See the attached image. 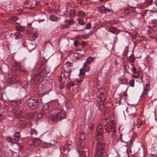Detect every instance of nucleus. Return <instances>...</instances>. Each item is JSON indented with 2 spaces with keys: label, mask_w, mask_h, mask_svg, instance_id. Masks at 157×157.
Returning a JSON list of instances; mask_svg holds the SVG:
<instances>
[{
  "label": "nucleus",
  "mask_w": 157,
  "mask_h": 157,
  "mask_svg": "<svg viewBox=\"0 0 157 157\" xmlns=\"http://www.w3.org/2000/svg\"><path fill=\"white\" fill-rule=\"evenodd\" d=\"M3 72V71L2 70V67L1 66H0V74H1Z\"/></svg>",
  "instance_id": "obj_54"
},
{
  "label": "nucleus",
  "mask_w": 157,
  "mask_h": 157,
  "mask_svg": "<svg viewBox=\"0 0 157 157\" xmlns=\"http://www.w3.org/2000/svg\"><path fill=\"white\" fill-rule=\"evenodd\" d=\"M105 12H107L108 13H109L111 11V10L109 9H107L105 7Z\"/></svg>",
  "instance_id": "obj_43"
},
{
  "label": "nucleus",
  "mask_w": 157,
  "mask_h": 157,
  "mask_svg": "<svg viewBox=\"0 0 157 157\" xmlns=\"http://www.w3.org/2000/svg\"><path fill=\"white\" fill-rule=\"evenodd\" d=\"M66 117V113L63 109L58 110L56 115L50 118L52 121H55L58 120H61L65 119Z\"/></svg>",
  "instance_id": "obj_3"
},
{
  "label": "nucleus",
  "mask_w": 157,
  "mask_h": 157,
  "mask_svg": "<svg viewBox=\"0 0 157 157\" xmlns=\"http://www.w3.org/2000/svg\"><path fill=\"white\" fill-rule=\"evenodd\" d=\"M3 115L2 114H0V117H2Z\"/></svg>",
  "instance_id": "obj_60"
},
{
  "label": "nucleus",
  "mask_w": 157,
  "mask_h": 157,
  "mask_svg": "<svg viewBox=\"0 0 157 157\" xmlns=\"http://www.w3.org/2000/svg\"><path fill=\"white\" fill-rule=\"evenodd\" d=\"M34 8V7L33 6H31L29 7V8L30 9H32Z\"/></svg>",
  "instance_id": "obj_55"
},
{
  "label": "nucleus",
  "mask_w": 157,
  "mask_h": 157,
  "mask_svg": "<svg viewBox=\"0 0 157 157\" xmlns=\"http://www.w3.org/2000/svg\"><path fill=\"white\" fill-rule=\"evenodd\" d=\"M29 25H31V23H29Z\"/></svg>",
  "instance_id": "obj_64"
},
{
  "label": "nucleus",
  "mask_w": 157,
  "mask_h": 157,
  "mask_svg": "<svg viewBox=\"0 0 157 157\" xmlns=\"http://www.w3.org/2000/svg\"><path fill=\"white\" fill-rule=\"evenodd\" d=\"M82 46L83 47H84L86 44V43L84 41H83L82 43Z\"/></svg>",
  "instance_id": "obj_47"
},
{
  "label": "nucleus",
  "mask_w": 157,
  "mask_h": 157,
  "mask_svg": "<svg viewBox=\"0 0 157 157\" xmlns=\"http://www.w3.org/2000/svg\"><path fill=\"white\" fill-rule=\"evenodd\" d=\"M120 136V139L121 140V142H123V141L122 140V135H121V134H120V136Z\"/></svg>",
  "instance_id": "obj_52"
},
{
  "label": "nucleus",
  "mask_w": 157,
  "mask_h": 157,
  "mask_svg": "<svg viewBox=\"0 0 157 157\" xmlns=\"http://www.w3.org/2000/svg\"><path fill=\"white\" fill-rule=\"evenodd\" d=\"M105 7L102 6L99 7L98 8V10L101 13H105Z\"/></svg>",
  "instance_id": "obj_24"
},
{
  "label": "nucleus",
  "mask_w": 157,
  "mask_h": 157,
  "mask_svg": "<svg viewBox=\"0 0 157 157\" xmlns=\"http://www.w3.org/2000/svg\"><path fill=\"white\" fill-rule=\"evenodd\" d=\"M66 21H67V23L69 25L73 24L75 23L74 21L72 19H71L68 20H67Z\"/></svg>",
  "instance_id": "obj_32"
},
{
  "label": "nucleus",
  "mask_w": 157,
  "mask_h": 157,
  "mask_svg": "<svg viewBox=\"0 0 157 157\" xmlns=\"http://www.w3.org/2000/svg\"><path fill=\"white\" fill-rule=\"evenodd\" d=\"M38 35V33L37 32H34L32 34V37L33 39H35L37 37Z\"/></svg>",
  "instance_id": "obj_36"
},
{
  "label": "nucleus",
  "mask_w": 157,
  "mask_h": 157,
  "mask_svg": "<svg viewBox=\"0 0 157 157\" xmlns=\"http://www.w3.org/2000/svg\"><path fill=\"white\" fill-rule=\"evenodd\" d=\"M109 31L117 35L118 33V29L116 28L113 26H111L109 27Z\"/></svg>",
  "instance_id": "obj_12"
},
{
  "label": "nucleus",
  "mask_w": 157,
  "mask_h": 157,
  "mask_svg": "<svg viewBox=\"0 0 157 157\" xmlns=\"http://www.w3.org/2000/svg\"><path fill=\"white\" fill-rule=\"evenodd\" d=\"M149 86L147 84H146L145 87L144 88L143 94L144 95L146 94L149 91Z\"/></svg>",
  "instance_id": "obj_16"
},
{
  "label": "nucleus",
  "mask_w": 157,
  "mask_h": 157,
  "mask_svg": "<svg viewBox=\"0 0 157 157\" xmlns=\"http://www.w3.org/2000/svg\"><path fill=\"white\" fill-rule=\"evenodd\" d=\"M129 85L130 86L133 87L134 86V79L133 78L131 79L129 82Z\"/></svg>",
  "instance_id": "obj_27"
},
{
  "label": "nucleus",
  "mask_w": 157,
  "mask_h": 157,
  "mask_svg": "<svg viewBox=\"0 0 157 157\" xmlns=\"http://www.w3.org/2000/svg\"><path fill=\"white\" fill-rule=\"evenodd\" d=\"M140 125L139 124H137L136 126L137 128H139L140 127Z\"/></svg>",
  "instance_id": "obj_57"
},
{
  "label": "nucleus",
  "mask_w": 157,
  "mask_h": 157,
  "mask_svg": "<svg viewBox=\"0 0 157 157\" xmlns=\"http://www.w3.org/2000/svg\"><path fill=\"white\" fill-rule=\"evenodd\" d=\"M124 69L126 70L127 73H129V72L128 71V70L129 69V66L128 65H124Z\"/></svg>",
  "instance_id": "obj_37"
},
{
  "label": "nucleus",
  "mask_w": 157,
  "mask_h": 157,
  "mask_svg": "<svg viewBox=\"0 0 157 157\" xmlns=\"http://www.w3.org/2000/svg\"><path fill=\"white\" fill-rule=\"evenodd\" d=\"M22 112V111L21 110H17L16 111L14 110L13 112V113H15L14 115V117L17 118H21V114Z\"/></svg>",
  "instance_id": "obj_10"
},
{
  "label": "nucleus",
  "mask_w": 157,
  "mask_h": 157,
  "mask_svg": "<svg viewBox=\"0 0 157 157\" xmlns=\"http://www.w3.org/2000/svg\"><path fill=\"white\" fill-rule=\"evenodd\" d=\"M63 147H62V148H61L60 149V151H61V152L62 153H63V152L64 151H63Z\"/></svg>",
  "instance_id": "obj_53"
},
{
  "label": "nucleus",
  "mask_w": 157,
  "mask_h": 157,
  "mask_svg": "<svg viewBox=\"0 0 157 157\" xmlns=\"http://www.w3.org/2000/svg\"><path fill=\"white\" fill-rule=\"evenodd\" d=\"M104 1V0H99V1L100 2H103V1Z\"/></svg>",
  "instance_id": "obj_61"
},
{
  "label": "nucleus",
  "mask_w": 157,
  "mask_h": 157,
  "mask_svg": "<svg viewBox=\"0 0 157 157\" xmlns=\"http://www.w3.org/2000/svg\"><path fill=\"white\" fill-rule=\"evenodd\" d=\"M66 65L67 68V70L68 68H71L70 67L72 66L73 64L71 63L67 62L66 63Z\"/></svg>",
  "instance_id": "obj_30"
},
{
  "label": "nucleus",
  "mask_w": 157,
  "mask_h": 157,
  "mask_svg": "<svg viewBox=\"0 0 157 157\" xmlns=\"http://www.w3.org/2000/svg\"><path fill=\"white\" fill-rule=\"evenodd\" d=\"M17 66L19 67L20 68V69L22 67L21 66V63H17Z\"/></svg>",
  "instance_id": "obj_46"
},
{
  "label": "nucleus",
  "mask_w": 157,
  "mask_h": 157,
  "mask_svg": "<svg viewBox=\"0 0 157 157\" xmlns=\"http://www.w3.org/2000/svg\"><path fill=\"white\" fill-rule=\"evenodd\" d=\"M75 13L74 11H73V12H71V16L72 17H75Z\"/></svg>",
  "instance_id": "obj_44"
},
{
  "label": "nucleus",
  "mask_w": 157,
  "mask_h": 157,
  "mask_svg": "<svg viewBox=\"0 0 157 157\" xmlns=\"http://www.w3.org/2000/svg\"><path fill=\"white\" fill-rule=\"evenodd\" d=\"M56 143V142L55 141H52L50 143H47L46 142H44V144L46 145H49V146H47V147H50L51 146H53L55 145Z\"/></svg>",
  "instance_id": "obj_25"
},
{
  "label": "nucleus",
  "mask_w": 157,
  "mask_h": 157,
  "mask_svg": "<svg viewBox=\"0 0 157 157\" xmlns=\"http://www.w3.org/2000/svg\"><path fill=\"white\" fill-rule=\"evenodd\" d=\"M75 85L74 83L72 82H69L67 85V87L68 88L70 89L71 87Z\"/></svg>",
  "instance_id": "obj_29"
},
{
  "label": "nucleus",
  "mask_w": 157,
  "mask_h": 157,
  "mask_svg": "<svg viewBox=\"0 0 157 157\" xmlns=\"http://www.w3.org/2000/svg\"><path fill=\"white\" fill-rule=\"evenodd\" d=\"M26 103L28 106L33 109L39 107L42 104L41 98L33 99L30 98L28 100Z\"/></svg>",
  "instance_id": "obj_2"
},
{
  "label": "nucleus",
  "mask_w": 157,
  "mask_h": 157,
  "mask_svg": "<svg viewBox=\"0 0 157 157\" xmlns=\"http://www.w3.org/2000/svg\"><path fill=\"white\" fill-rule=\"evenodd\" d=\"M104 128L106 132L109 133L111 137H113L116 136V132L114 124H106L104 125Z\"/></svg>",
  "instance_id": "obj_4"
},
{
  "label": "nucleus",
  "mask_w": 157,
  "mask_h": 157,
  "mask_svg": "<svg viewBox=\"0 0 157 157\" xmlns=\"http://www.w3.org/2000/svg\"><path fill=\"white\" fill-rule=\"evenodd\" d=\"M68 144H74L70 141H68L67 142V144H66L65 145H68Z\"/></svg>",
  "instance_id": "obj_51"
},
{
  "label": "nucleus",
  "mask_w": 157,
  "mask_h": 157,
  "mask_svg": "<svg viewBox=\"0 0 157 157\" xmlns=\"http://www.w3.org/2000/svg\"><path fill=\"white\" fill-rule=\"evenodd\" d=\"M93 31H91L90 32H89L86 35H85V36H89L91 34H92L93 33Z\"/></svg>",
  "instance_id": "obj_45"
},
{
  "label": "nucleus",
  "mask_w": 157,
  "mask_h": 157,
  "mask_svg": "<svg viewBox=\"0 0 157 157\" xmlns=\"http://www.w3.org/2000/svg\"><path fill=\"white\" fill-rule=\"evenodd\" d=\"M94 60V58L91 57H88L84 63L83 67L87 72H88L90 70V66L89 64H90Z\"/></svg>",
  "instance_id": "obj_5"
},
{
  "label": "nucleus",
  "mask_w": 157,
  "mask_h": 157,
  "mask_svg": "<svg viewBox=\"0 0 157 157\" xmlns=\"http://www.w3.org/2000/svg\"><path fill=\"white\" fill-rule=\"evenodd\" d=\"M9 104L12 105H17V103L16 101L13 100H10L9 101Z\"/></svg>",
  "instance_id": "obj_34"
},
{
  "label": "nucleus",
  "mask_w": 157,
  "mask_h": 157,
  "mask_svg": "<svg viewBox=\"0 0 157 157\" xmlns=\"http://www.w3.org/2000/svg\"><path fill=\"white\" fill-rule=\"evenodd\" d=\"M6 140L8 142L10 143L11 144L15 143L14 139H13V138L10 137H7Z\"/></svg>",
  "instance_id": "obj_22"
},
{
  "label": "nucleus",
  "mask_w": 157,
  "mask_h": 157,
  "mask_svg": "<svg viewBox=\"0 0 157 157\" xmlns=\"http://www.w3.org/2000/svg\"><path fill=\"white\" fill-rule=\"evenodd\" d=\"M14 38L16 39H18L21 38L22 36V34L19 33H15L14 35Z\"/></svg>",
  "instance_id": "obj_18"
},
{
  "label": "nucleus",
  "mask_w": 157,
  "mask_h": 157,
  "mask_svg": "<svg viewBox=\"0 0 157 157\" xmlns=\"http://www.w3.org/2000/svg\"><path fill=\"white\" fill-rule=\"evenodd\" d=\"M74 144H70L68 145H65L63 147V151H65V150H67L68 151L70 149H71L73 148V146Z\"/></svg>",
  "instance_id": "obj_13"
},
{
  "label": "nucleus",
  "mask_w": 157,
  "mask_h": 157,
  "mask_svg": "<svg viewBox=\"0 0 157 157\" xmlns=\"http://www.w3.org/2000/svg\"><path fill=\"white\" fill-rule=\"evenodd\" d=\"M66 157H69L68 155H66Z\"/></svg>",
  "instance_id": "obj_63"
},
{
  "label": "nucleus",
  "mask_w": 157,
  "mask_h": 157,
  "mask_svg": "<svg viewBox=\"0 0 157 157\" xmlns=\"http://www.w3.org/2000/svg\"><path fill=\"white\" fill-rule=\"evenodd\" d=\"M25 26H21L19 25L16 26V28L17 30L22 32L25 29Z\"/></svg>",
  "instance_id": "obj_17"
},
{
  "label": "nucleus",
  "mask_w": 157,
  "mask_h": 157,
  "mask_svg": "<svg viewBox=\"0 0 157 157\" xmlns=\"http://www.w3.org/2000/svg\"><path fill=\"white\" fill-rule=\"evenodd\" d=\"M100 140L98 139L95 141L96 142L97 146L94 157H104L105 145Z\"/></svg>",
  "instance_id": "obj_1"
},
{
  "label": "nucleus",
  "mask_w": 157,
  "mask_h": 157,
  "mask_svg": "<svg viewBox=\"0 0 157 157\" xmlns=\"http://www.w3.org/2000/svg\"><path fill=\"white\" fill-rule=\"evenodd\" d=\"M30 52L32 51L36 47V45L32 43H28L25 45Z\"/></svg>",
  "instance_id": "obj_7"
},
{
  "label": "nucleus",
  "mask_w": 157,
  "mask_h": 157,
  "mask_svg": "<svg viewBox=\"0 0 157 157\" xmlns=\"http://www.w3.org/2000/svg\"><path fill=\"white\" fill-rule=\"evenodd\" d=\"M40 75H43V74L42 73H41V72H40Z\"/></svg>",
  "instance_id": "obj_59"
},
{
  "label": "nucleus",
  "mask_w": 157,
  "mask_h": 157,
  "mask_svg": "<svg viewBox=\"0 0 157 157\" xmlns=\"http://www.w3.org/2000/svg\"><path fill=\"white\" fill-rule=\"evenodd\" d=\"M131 70L133 72V74L136 73V69L135 67H133L131 68Z\"/></svg>",
  "instance_id": "obj_40"
},
{
  "label": "nucleus",
  "mask_w": 157,
  "mask_h": 157,
  "mask_svg": "<svg viewBox=\"0 0 157 157\" xmlns=\"http://www.w3.org/2000/svg\"><path fill=\"white\" fill-rule=\"evenodd\" d=\"M71 71V68H68L67 70L65 69L64 70V76L70 79V75Z\"/></svg>",
  "instance_id": "obj_8"
},
{
  "label": "nucleus",
  "mask_w": 157,
  "mask_h": 157,
  "mask_svg": "<svg viewBox=\"0 0 157 157\" xmlns=\"http://www.w3.org/2000/svg\"><path fill=\"white\" fill-rule=\"evenodd\" d=\"M35 4L37 6H39L40 5V2L39 1H36L35 3Z\"/></svg>",
  "instance_id": "obj_49"
},
{
  "label": "nucleus",
  "mask_w": 157,
  "mask_h": 157,
  "mask_svg": "<svg viewBox=\"0 0 157 157\" xmlns=\"http://www.w3.org/2000/svg\"><path fill=\"white\" fill-rule=\"evenodd\" d=\"M78 23L82 25H83L85 24V22L82 19H78Z\"/></svg>",
  "instance_id": "obj_33"
},
{
  "label": "nucleus",
  "mask_w": 157,
  "mask_h": 157,
  "mask_svg": "<svg viewBox=\"0 0 157 157\" xmlns=\"http://www.w3.org/2000/svg\"><path fill=\"white\" fill-rule=\"evenodd\" d=\"M74 45L75 47H77L78 46V43L77 40H75L74 43Z\"/></svg>",
  "instance_id": "obj_41"
},
{
  "label": "nucleus",
  "mask_w": 157,
  "mask_h": 157,
  "mask_svg": "<svg viewBox=\"0 0 157 157\" xmlns=\"http://www.w3.org/2000/svg\"><path fill=\"white\" fill-rule=\"evenodd\" d=\"M96 135L101 136L102 135L103 131L102 129V126L101 124L98 126L96 130Z\"/></svg>",
  "instance_id": "obj_9"
},
{
  "label": "nucleus",
  "mask_w": 157,
  "mask_h": 157,
  "mask_svg": "<svg viewBox=\"0 0 157 157\" xmlns=\"http://www.w3.org/2000/svg\"><path fill=\"white\" fill-rule=\"evenodd\" d=\"M130 115L132 116V117H135V114H130Z\"/></svg>",
  "instance_id": "obj_56"
},
{
  "label": "nucleus",
  "mask_w": 157,
  "mask_h": 157,
  "mask_svg": "<svg viewBox=\"0 0 157 157\" xmlns=\"http://www.w3.org/2000/svg\"><path fill=\"white\" fill-rule=\"evenodd\" d=\"M50 19L52 21H57L58 20V18L54 15H51L50 16Z\"/></svg>",
  "instance_id": "obj_21"
},
{
  "label": "nucleus",
  "mask_w": 157,
  "mask_h": 157,
  "mask_svg": "<svg viewBox=\"0 0 157 157\" xmlns=\"http://www.w3.org/2000/svg\"><path fill=\"white\" fill-rule=\"evenodd\" d=\"M137 124H139L141 125L142 124L143 121H137Z\"/></svg>",
  "instance_id": "obj_50"
},
{
  "label": "nucleus",
  "mask_w": 157,
  "mask_h": 157,
  "mask_svg": "<svg viewBox=\"0 0 157 157\" xmlns=\"http://www.w3.org/2000/svg\"><path fill=\"white\" fill-rule=\"evenodd\" d=\"M132 77H134L136 78H138L136 76V75H132Z\"/></svg>",
  "instance_id": "obj_58"
},
{
  "label": "nucleus",
  "mask_w": 157,
  "mask_h": 157,
  "mask_svg": "<svg viewBox=\"0 0 157 157\" xmlns=\"http://www.w3.org/2000/svg\"><path fill=\"white\" fill-rule=\"evenodd\" d=\"M91 27V25L90 23H88L86 25L85 29H90Z\"/></svg>",
  "instance_id": "obj_42"
},
{
  "label": "nucleus",
  "mask_w": 157,
  "mask_h": 157,
  "mask_svg": "<svg viewBox=\"0 0 157 157\" xmlns=\"http://www.w3.org/2000/svg\"><path fill=\"white\" fill-rule=\"evenodd\" d=\"M30 133L32 135V137H33V136H36L37 134V132L35 129H31Z\"/></svg>",
  "instance_id": "obj_23"
},
{
  "label": "nucleus",
  "mask_w": 157,
  "mask_h": 157,
  "mask_svg": "<svg viewBox=\"0 0 157 157\" xmlns=\"http://www.w3.org/2000/svg\"><path fill=\"white\" fill-rule=\"evenodd\" d=\"M80 154V157H87L89 155L88 150L87 149V150L85 151L82 150V151Z\"/></svg>",
  "instance_id": "obj_14"
},
{
  "label": "nucleus",
  "mask_w": 157,
  "mask_h": 157,
  "mask_svg": "<svg viewBox=\"0 0 157 157\" xmlns=\"http://www.w3.org/2000/svg\"><path fill=\"white\" fill-rule=\"evenodd\" d=\"M77 15L78 17H84L85 16V13L81 11H79L78 12Z\"/></svg>",
  "instance_id": "obj_20"
},
{
  "label": "nucleus",
  "mask_w": 157,
  "mask_h": 157,
  "mask_svg": "<svg viewBox=\"0 0 157 157\" xmlns=\"http://www.w3.org/2000/svg\"><path fill=\"white\" fill-rule=\"evenodd\" d=\"M13 137L14 138V139L15 141H18L19 140L21 137L20 132H16L13 136Z\"/></svg>",
  "instance_id": "obj_15"
},
{
  "label": "nucleus",
  "mask_w": 157,
  "mask_h": 157,
  "mask_svg": "<svg viewBox=\"0 0 157 157\" xmlns=\"http://www.w3.org/2000/svg\"><path fill=\"white\" fill-rule=\"evenodd\" d=\"M20 70L22 72H23L25 74H27L28 73V71L23 67L20 69Z\"/></svg>",
  "instance_id": "obj_35"
},
{
  "label": "nucleus",
  "mask_w": 157,
  "mask_h": 157,
  "mask_svg": "<svg viewBox=\"0 0 157 157\" xmlns=\"http://www.w3.org/2000/svg\"><path fill=\"white\" fill-rule=\"evenodd\" d=\"M99 97L101 101H104L106 99V96L104 93L102 92L100 93Z\"/></svg>",
  "instance_id": "obj_19"
},
{
  "label": "nucleus",
  "mask_w": 157,
  "mask_h": 157,
  "mask_svg": "<svg viewBox=\"0 0 157 157\" xmlns=\"http://www.w3.org/2000/svg\"><path fill=\"white\" fill-rule=\"evenodd\" d=\"M22 147L19 144H16L13 146V150L14 152L18 153L20 152L22 149Z\"/></svg>",
  "instance_id": "obj_6"
},
{
  "label": "nucleus",
  "mask_w": 157,
  "mask_h": 157,
  "mask_svg": "<svg viewBox=\"0 0 157 157\" xmlns=\"http://www.w3.org/2000/svg\"><path fill=\"white\" fill-rule=\"evenodd\" d=\"M86 138V135L84 133L82 132L80 134L79 138L82 141L84 140Z\"/></svg>",
  "instance_id": "obj_26"
},
{
  "label": "nucleus",
  "mask_w": 157,
  "mask_h": 157,
  "mask_svg": "<svg viewBox=\"0 0 157 157\" xmlns=\"http://www.w3.org/2000/svg\"><path fill=\"white\" fill-rule=\"evenodd\" d=\"M85 73V70L83 69H81L80 70V75H83Z\"/></svg>",
  "instance_id": "obj_38"
},
{
  "label": "nucleus",
  "mask_w": 157,
  "mask_h": 157,
  "mask_svg": "<svg viewBox=\"0 0 157 157\" xmlns=\"http://www.w3.org/2000/svg\"><path fill=\"white\" fill-rule=\"evenodd\" d=\"M141 79H143V77H142V76H141Z\"/></svg>",
  "instance_id": "obj_62"
},
{
  "label": "nucleus",
  "mask_w": 157,
  "mask_h": 157,
  "mask_svg": "<svg viewBox=\"0 0 157 157\" xmlns=\"http://www.w3.org/2000/svg\"><path fill=\"white\" fill-rule=\"evenodd\" d=\"M153 0H145V3L147 4H151Z\"/></svg>",
  "instance_id": "obj_39"
},
{
  "label": "nucleus",
  "mask_w": 157,
  "mask_h": 157,
  "mask_svg": "<svg viewBox=\"0 0 157 157\" xmlns=\"http://www.w3.org/2000/svg\"><path fill=\"white\" fill-rule=\"evenodd\" d=\"M41 143L40 140L38 138H34L33 140V144L35 146L40 145Z\"/></svg>",
  "instance_id": "obj_11"
},
{
  "label": "nucleus",
  "mask_w": 157,
  "mask_h": 157,
  "mask_svg": "<svg viewBox=\"0 0 157 157\" xmlns=\"http://www.w3.org/2000/svg\"><path fill=\"white\" fill-rule=\"evenodd\" d=\"M38 117L41 118L43 116V115L41 113H39L38 114Z\"/></svg>",
  "instance_id": "obj_48"
},
{
  "label": "nucleus",
  "mask_w": 157,
  "mask_h": 157,
  "mask_svg": "<svg viewBox=\"0 0 157 157\" xmlns=\"http://www.w3.org/2000/svg\"><path fill=\"white\" fill-rule=\"evenodd\" d=\"M129 60L131 62H133L135 60L134 55H131L129 57Z\"/></svg>",
  "instance_id": "obj_28"
},
{
  "label": "nucleus",
  "mask_w": 157,
  "mask_h": 157,
  "mask_svg": "<svg viewBox=\"0 0 157 157\" xmlns=\"http://www.w3.org/2000/svg\"><path fill=\"white\" fill-rule=\"evenodd\" d=\"M18 19V18L15 16H12L10 18V20L12 21H15Z\"/></svg>",
  "instance_id": "obj_31"
}]
</instances>
